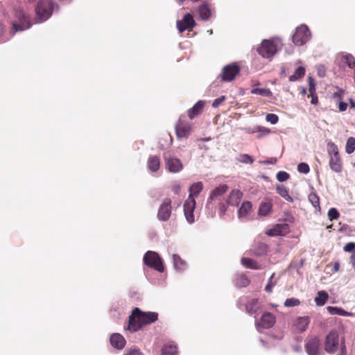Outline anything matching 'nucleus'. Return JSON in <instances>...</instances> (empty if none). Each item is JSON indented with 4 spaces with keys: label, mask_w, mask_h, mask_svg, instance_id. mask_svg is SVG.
I'll return each instance as SVG.
<instances>
[{
    "label": "nucleus",
    "mask_w": 355,
    "mask_h": 355,
    "mask_svg": "<svg viewBox=\"0 0 355 355\" xmlns=\"http://www.w3.org/2000/svg\"><path fill=\"white\" fill-rule=\"evenodd\" d=\"M331 168L336 172H340L342 170V163L340 157H331L329 162Z\"/></svg>",
    "instance_id": "c756f323"
},
{
    "label": "nucleus",
    "mask_w": 355,
    "mask_h": 355,
    "mask_svg": "<svg viewBox=\"0 0 355 355\" xmlns=\"http://www.w3.org/2000/svg\"><path fill=\"white\" fill-rule=\"evenodd\" d=\"M266 120L267 122H268L272 125H275V124L277 123V122L279 121V117L275 114H268L266 116Z\"/></svg>",
    "instance_id": "09e8293b"
},
{
    "label": "nucleus",
    "mask_w": 355,
    "mask_h": 355,
    "mask_svg": "<svg viewBox=\"0 0 355 355\" xmlns=\"http://www.w3.org/2000/svg\"><path fill=\"white\" fill-rule=\"evenodd\" d=\"M300 304V301L297 298H288L284 302V306L286 307L297 306Z\"/></svg>",
    "instance_id": "a18cd8bd"
},
{
    "label": "nucleus",
    "mask_w": 355,
    "mask_h": 355,
    "mask_svg": "<svg viewBox=\"0 0 355 355\" xmlns=\"http://www.w3.org/2000/svg\"><path fill=\"white\" fill-rule=\"evenodd\" d=\"M350 263L352 264V268H354V271H355V261H354V260H350Z\"/></svg>",
    "instance_id": "774afa93"
},
{
    "label": "nucleus",
    "mask_w": 355,
    "mask_h": 355,
    "mask_svg": "<svg viewBox=\"0 0 355 355\" xmlns=\"http://www.w3.org/2000/svg\"><path fill=\"white\" fill-rule=\"evenodd\" d=\"M110 340L112 346L118 349H123L126 343L123 336L117 333L112 334Z\"/></svg>",
    "instance_id": "6ab92c4d"
},
{
    "label": "nucleus",
    "mask_w": 355,
    "mask_h": 355,
    "mask_svg": "<svg viewBox=\"0 0 355 355\" xmlns=\"http://www.w3.org/2000/svg\"><path fill=\"white\" fill-rule=\"evenodd\" d=\"M305 75V69L304 67H298L293 75L289 77V80L291 82L296 81L302 78H303Z\"/></svg>",
    "instance_id": "2f4dec72"
},
{
    "label": "nucleus",
    "mask_w": 355,
    "mask_h": 355,
    "mask_svg": "<svg viewBox=\"0 0 355 355\" xmlns=\"http://www.w3.org/2000/svg\"><path fill=\"white\" fill-rule=\"evenodd\" d=\"M198 13L202 20L207 21L211 17V10L207 1L203 2L199 6Z\"/></svg>",
    "instance_id": "393cba45"
},
{
    "label": "nucleus",
    "mask_w": 355,
    "mask_h": 355,
    "mask_svg": "<svg viewBox=\"0 0 355 355\" xmlns=\"http://www.w3.org/2000/svg\"><path fill=\"white\" fill-rule=\"evenodd\" d=\"M309 91L310 94L315 93V84L311 77H309Z\"/></svg>",
    "instance_id": "6e6d98bb"
},
{
    "label": "nucleus",
    "mask_w": 355,
    "mask_h": 355,
    "mask_svg": "<svg viewBox=\"0 0 355 355\" xmlns=\"http://www.w3.org/2000/svg\"><path fill=\"white\" fill-rule=\"evenodd\" d=\"M243 197V193L239 189H234L231 191L227 200V205L236 207L239 205Z\"/></svg>",
    "instance_id": "a211bd4d"
},
{
    "label": "nucleus",
    "mask_w": 355,
    "mask_h": 355,
    "mask_svg": "<svg viewBox=\"0 0 355 355\" xmlns=\"http://www.w3.org/2000/svg\"><path fill=\"white\" fill-rule=\"evenodd\" d=\"M327 150L329 155H338V149L337 146L332 142H329L327 144Z\"/></svg>",
    "instance_id": "49530a36"
},
{
    "label": "nucleus",
    "mask_w": 355,
    "mask_h": 355,
    "mask_svg": "<svg viewBox=\"0 0 355 355\" xmlns=\"http://www.w3.org/2000/svg\"><path fill=\"white\" fill-rule=\"evenodd\" d=\"M316 69H317V73H318V76H320L321 78L325 76L327 69L324 65L319 64L317 66Z\"/></svg>",
    "instance_id": "5fc2aeb1"
},
{
    "label": "nucleus",
    "mask_w": 355,
    "mask_h": 355,
    "mask_svg": "<svg viewBox=\"0 0 355 355\" xmlns=\"http://www.w3.org/2000/svg\"><path fill=\"white\" fill-rule=\"evenodd\" d=\"M251 93L266 97L272 96V92L268 88H253Z\"/></svg>",
    "instance_id": "e433bc0d"
},
{
    "label": "nucleus",
    "mask_w": 355,
    "mask_h": 355,
    "mask_svg": "<svg viewBox=\"0 0 355 355\" xmlns=\"http://www.w3.org/2000/svg\"><path fill=\"white\" fill-rule=\"evenodd\" d=\"M171 215V200L170 198H165L159 207L157 218L160 221H167Z\"/></svg>",
    "instance_id": "f8f14e48"
},
{
    "label": "nucleus",
    "mask_w": 355,
    "mask_h": 355,
    "mask_svg": "<svg viewBox=\"0 0 355 355\" xmlns=\"http://www.w3.org/2000/svg\"><path fill=\"white\" fill-rule=\"evenodd\" d=\"M196 200L187 199L184 204V213L187 222L190 224L194 223L193 211L196 208Z\"/></svg>",
    "instance_id": "4468645a"
},
{
    "label": "nucleus",
    "mask_w": 355,
    "mask_h": 355,
    "mask_svg": "<svg viewBox=\"0 0 355 355\" xmlns=\"http://www.w3.org/2000/svg\"><path fill=\"white\" fill-rule=\"evenodd\" d=\"M282 46L283 43L280 38L272 37L270 40H263L257 51L262 58L271 60Z\"/></svg>",
    "instance_id": "f03ea898"
},
{
    "label": "nucleus",
    "mask_w": 355,
    "mask_h": 355,
    "mask_svg": "<svg viewBox=\"0 0 355 355\" xmlns=\"http://www.w3.org/2000/svg\"><path fill=\"white\" fill-rule=\"evenodd\" d=\"M125 355H142V353L138 349H130L126 350Z\"/></svg>",
    "instance_id": "052dcab7"
},
{
    "label": "nucleus",
    "mask_w": 355,
    "mask_h": 355,
    "mask_svg": "<svg viewBox=\"0 0 355 355\" xmlns=\"http://www.w3.org/2000/svg\"><path fill=\"white\" fill-rule=\"evenodd\" d=\"M272 209V204L270 202H262L259 209V214L260 216H267Z\"/></svg>",
    "instance_id": "72a5a7b5"
},
{
    "label": "nucleus",
    "mask_w": 355,
    "mask_h": 355,
    "mask_svg": "<svg viewBox=\"0 0 355 355\" xmlns=\"http://www.w3.org/2000/svg\"><path fill=\"white\" fill-rule=\"evenodd\" d=\"M311 38V33L308 26L305 24H301L295 29L293 35L292 40L296 46H303Z\"/></svg>",
    "instance_id": "39448f33"
},
{
    "label": "nucleus",
    "mask_w": 355,
    "mask_h": 355,
    "mask_svg": "<svg viewBox=\"0 0 355 355\" xmlns=\"http://www.w3.org/2000/svg\"><path fill=\"white\" fill-rule=\"evenodd\" d=\"M305 349L309 355H323L320 341L317 337H313L306 340Z\"/></svg>",
    "instance_id": "1a4fd4ad"
},
{
    "label": "nucleus",
    "mask_w": 355,
    "mask_h": 355,
    "mask_svg": "<svg viewBox=\"0 0 355 355\" xmlns=\"http://www.w3.org/2000/svg\"><path fill=\"white\" fill-rule=\"evenodd\" d=\"M157 318L158 314L155 312H142L140 311V319L144 326L155 322Z\"/></svg>",
    "instance_id": "5701e85b"
},
{
    "label": "nucleus",
    "mask_w": 355,
    "mask_h": 355,
    "mask_svg": "<svg viewBox=\"0 0 355 355\" xmlns=\"http://www.w3.org/2000/svg\"><path fill=\"white\" fill-rule=\"evenodd\" d=\"M171 189L175 194H178L181 190V185L178 182H174L172 183Z\"/></svg>",
    "instance_id": "4d7b16f0"
},
{
    "label": "nucleus",
    "mask_w": 355,
    "mask_h": 355,
    "mask_svg": "<svg viewBox=\"0 0 355 355\" xmlns=\"http://www.w3.org/2000/svg\"><path fill=\"white\" fill-rule=\"evenodd\" d=\"M250 283L249 279L244 275H239L235 282L236 286L239 287H245Z\"/></svg>",
    "instance_id": "58836bf2"
},
{
    "label": "nucleus",
    "mask_w": 355,
    "mask_h": 355,
    "mask_svg": "<svg viewBox=\"0 0 355 355\" xmlns=\"http://www.w3.org/2000/svg\"><path fill=\"white\" fill-rule=\"evenodd\" d=\"M173 262L175 270L183 271L187 268L186 262L178 254L173 255Z\"/></svg>",
    "instance_id": "cd10ccee"
},
{
    "label": "nucleus",
    "mask_w": 355,
    "mask_h": 355,
    "mask_svg": "<svg viewBox=\"0 0 355 355\" xmlns=\"http://www.w3.org/2000/svg\"><path fill=\"white\" fill-rule=\"evenodd\" d=\"M329 299V294L325 291H320L314 299L315 303L318 306H322L325 304Z\"/></svg>",
    "instance_id": "bb28decb"
},
{
    "label": "nucleus",
    "mask_w": 355,
    "mask_h": 355,
    "mask_svg": "<svg viewBox=\"0 0 355 355\" xmlns=\"http://www.w3.org/2000/svg\"><path fill=\"white\" fill-rule=\"evenodd\" d=\"M184 118V116H181L175 125L176 135L179 138H187L192 129L191 123L185 121Z\"/></svg>",
    "instance_id": "0eeeda50"
},
{
    "label": "nucleus",
    "mask_w": 355,
    "mask_h": 355,
    "mask_svg": "<svg viewBox=\"0 0 355 355\" xmlns=\"http://www.w3.org/2000/svg\"><path fill=\"white\" fill-rule=\"evenodd\" d=\"M343 250L346 252H352L349 257V260L355 261V243H354V242L347 243L343 247Z\"/></svg>",
    "instance_id": "4c0bfd02"
},
{
    "label": "nucleus",
    "mask_w": 355,
    "mask_h": 355,
    "mask_svg": "<svg viewBox=\"0 0 355 355\" xmlns=\"http://www.w3.org/2000/svg\"><path fill=\"white\" fill-rule=\"evenodd\" d=\"M241 264L245 268L259 270L261 268L259 265H258L254 260L247 257H243L241 260Z\"/></svg>",
    "instance_id": "7c9ffc66"
},
{
    "label": "nucleus",
    "mask_w": 355,
    "mask_h": 355,
    "mask_svg": "<svg viewBox=\"0 0 355 355\" xmlns=\"http://www.w3.org/2000/svg\"><path fill=\"white\" fill-rule=\"evenodd\" d=\"M347 108V104L345 102L341 101V100L339 102L338 104V109L340 112H344Z\"/></svg>",
    "instance_id": "680f3d73"
},
{
    "label": "nucleus",
    "mask_w": 355,
    "mask_h": 355,
    "mask_svg": "<svg viewBox=\"0 0 355 355\" xmlns=\"http://www.w3.org/2000/svg\"><path fill=\"white\" fill-rule=\"evenodd\" d=\"M276 321L275 317L269 312H264L259 322H256V328L258 331L272 327Z\"/></svg>",
    "instance_id": "9b49d317"
},
{
    "label": "nucleus",
    "mask_w": 355,
    "mask_h": 355,
    "mask_svg": "<svg viewBox=\"0 0 355 355\" xmlns=\"http://www.w3.org/2000/svg\"><path fill=\"white\" fill-rule=\"evenodd\" d=\"M308 198H309V202L311 203V205L314 207H315V208L320 207L319 197L316 195L315 193L311 192L309 195Z\"/></svg>",
    "instance_id": "79ce46f5"
},
{
    "label": "nucleus",
    "mask_w": 355,
    "mask_h": 355,
    "mask_svg": "<svg viewBox=\"0 0 355 355\" xmlns=\"http://www.w3.org/2000/svg\"><path fill=\"white\" fill-rule=\"evenodd\" d=\"M203 189V184L201 182H196L193 183L189 190V195L188 199L196 200L195 198L198 196Z\"/></svg>",
    "instance_id": "412c9836"
},
{
    "label": "nucleus",
    "mask_w": 355,
    "mask_h": 355,
    "mask_svg": "<svg viewBox=\"0 0 355 355\" xmlns=\"http://www.w3.org/2000/svg\"><path fill=\"white\" fill-rule=\"evenodd\" d=\"M227 211V207L225 205H222L219 209L220 215H224Z\"/></svg>",
    "instance_id": "69168bd1"
},
{
    "label": "nucleus",
    "mask_w": 355,
    "mask_h": 355,
    "mask_svg": "<svg viewBox=\"0 0 355 355\" xmlns=\"http://www.w3.org/2000/svg\"><path fill=\"white\" fill-rule=\"evenodd\" d=\"M288 225L277 224L273 228L267 231L266 234L269 236H280L284 235L287 232Z\"/></svg>",
    "instance_id": "4be33fe9"
},
{
    "label": "nucleus",
    "mask_w": 355,
    "mask_h": 355,
    "mask_svg": "<svg viewBox=\"0 0 355 355\" xmlns=\"http://www.w3.org/2000/svg\"><path fill=\"white\" fill-rule=\"evenodd\" d=\"M340 347L339 355H346V347L344 340H340L337 331H331L326 337L325 351L329 354H334Z\"/></svg>",
    "instance_id": "20e7f679"
},
{
    "label": "nucleus",
    "mask_w": 355,
    "mask_h": 355,
    "mask_svg": "<svg viewBox=\"0 0 355 355\" xmlns=\"http://www.w3.org/2000/svg\"><path fill=\"white\" fill-rule=\"evenodd\" d=\"M165 162L166 169L171 173H178L183 168L182 162L177 157H166Z\"/></svg>",
    "instance_id": "2eb2a0df"
},
{
    "label": "nucleus",
    "mask_w": 355,
    "mask_h": 355,
    "mask_svg": "<svg viewBox=\"0 0 355 355\" xmlns=\"http://www.w3.org/2000/svg\"><path fill=\"white\" fill-rule=\"evenodd\" d=\"M340 269V263L339 262L336 261V262H334V265H333V271L334 272H336L339 270Z\"/></svg>",
    "instance_id": "338daca9"
},
{
    "label": "nucleus",
    "mask_w": 355,
    "mask_h": 355,
    "mask_svg": "<svg viewBox=\"0 0 355 355\" xmlns=\"http://www.w3.org/2000/svg\"><path fill=\"white\" fill-rule=\"evenodd\" d=\"M144 326L140 319V310L135 308L132 314L129 316L128 326L127 329L130 332H136Z\"/></svg>",
    "instance_id": "6e6552de"
},
{
    "label": "nucleus",
    "mask_w": 355,
    "mask_h": 355,
    "mask_svg": "<svg viewBox=\"0 0 355 355\" xmlns=\"http://www.w3.org/2000/svg\"><path fill=\"white\" fill-rule=\"evenodd\" d=\"M58 10V4L53 0H38L35 7L37 22L46 21L52 16L54 11Z\"/></svg>",
    "instance_id": "f257e3e1"
},
{
    "label": "nucleus",
    "mask_w": 355,
    "mask_h": 355,
    "mask_svg": "<svg viewBox=\"0 0 355 355\" xmlns=\"http://www.w3.org/2000/svg\"><path fill=\"white\" fill-rule=\"evenodd\" d=\"M257 300H252L249 301L246 305V311L249 314L255 313L259 309Z\"/></svg>",
    "instance_id": "c9c22d12"
},
{
    "label": "nucleus",
    "mask_w": 355,
    "mask_h": 355,
    "mask_svg": "<svg viewBox=\"0 0 355 355\" xmlns=\"http://www.w3.org/2000/svg\"><path fill=\"white\" fill-rule=\"evenodd\" d=\"M355 150V139L350 137L347 139L345 150L347 154L352 153Z\"/></svg>",
    "instance_id": "ea45409f"
},
{
    "label": "nucleus",
    "mask_w": 355,
    "mask_h": 355,
    "mask_svg": "<svg viewBox=\"0 0 355 355\" xmlns=\"http://www.w3.org/2000/svg\"><path fill=\"white\" fill-rule=\"evenodd\" d=\"M276 178L278 181L284 182L289 179L290 175L285 171H279L276 175Z\"/></svg>",
    "instance_id": "8fccbe9b"
},
{
    "label": "nucleus",
    "mask_w": 355,
    "mask_h": 355,
    "mask_svg": "<svg viewBox=\"0 0 355 355\" xmlns=\"http://www.w3.org/2000/svg\"><path fill=\"white\" fill-rule=\"evenodd\" d=\"M343 93V90H339L337 92H335L333 95L334 98H337L338 100L340 101L342 99L341 96Z\"/></svg>",
    "instance_id": "0e129e2a"
},
{
    "label": "nucleus",
    "mask_w": 355,
    "mask_h": 355,
    "mask_svg": "<svg viewBox=\"0 0 355 355\" xmlns=\"http://www.w3.org/2000/svg\"><path fill=\"white\" fill-rule=\"evenodd\" d=\"M177 346L174 344L166 345L162 349V355H176Z\"/></svg>",
    "instance_id": "f704fd0d"
},
{
    "label": "nucleus",
    "mask_w": 355,
    "mask_h": 355,
    "mask_svg": "<svg viewBox=\"0 0 355 355\" xmlns=\"http://www.w3.org/2000/svg\"><path fill=\"white\" fill-rule=\"evenodd\" d=\"M12 26V35L30 28L32 26V22L29 15L22 10H15Z\"/></svg>",
    "instance_id": "7ed1b4c3"
},
{
    "label": "nucleus",
    "mask_w": 355,
    "mask_h": 355,
    "mask_svg": "<svg viewBox=\"0 0 355 355\" xmlns=\"http://www.w3.org/2000/svg\"><path fill=\"white\" fill-rule=\"evenodd\" d=\"M327 310L331 315H338L345 316V317L354 316V313H353L352 312L346 311L341 307L327 306Z\"/></svg>",
    "instance_id": "a878e982"
},
{
    "label": "nucleus",
    "mask_w": 355,
    "mask_h": 355,
    "mask_svg": "<svg viewBox=\"0 0 355 355\" xmlns=\"http://www.w3.org/2000/svg\"><path fill=\"white\" fill-rule=\"evenodd\" d=\"M253 159H252V157H239V162L246 164H251L253 162Z\"/></svg>",
    "instance_id": "bf43d9fd"
},
{
    "label": "nucleus",
    "mask_w": 355,
    "mask_h": 355,
    "mask_svg": "<svg viewBox=\"0 0 355 355\" xmlns=\"http://www.w3.org/2000/svg\"><path fill=\"white\" fill-rule=\"evenodd\" d=\"M160 166V162L157 157H150L148 160V168L150 172L157 171Z\"/></svg>",
    "instance_id": "c85d7f7f"
},
{
    "label": "nucleus",
    "mask_w": 355,
    "mask_h": 355,
    "mask_svg": "<svg viewBox=\"0 0 355 355\" xmlns=\"http://www.w3.org/2000/svg\"><path fill=\"white\" fill-rule=\"evenodd\" d=\"M343 60L349 69L355 67V59L351 54H346L343 56Z\"/></svg>",
    "instance_id": "a19ab883"
},
{
    "label": "nucleus",
    "mask_w": 355,
    "mask_h": 355,
    "mask_svg": "<svg viewBox=\"0 0 355 355\" xmlns=\"http://www.w3.org/2000/svg\"><path fill=\"white\" fill-rule=\"evenodd\" d=\"M310 96L311 97V103L313 105H317L318 103V98L316 94L315 93L313 94H310Z\"/></svg>",
    "instance_id": "e2e57ef3"
},
{
    "label": "nucleus",
    "mask_w": 355,
    "mask_h": 355,
    "mask_svg": "<svg viewBox=\"0 0 355 355\" xmlns=\"http://www.w3.org/2000/svg\"><path fill=\"white\" fill-rule=\"evenodd\" d=\"M144 262L146 266L160 272L164 270L162 259L155 252L148 251L144 257Z\"/></svg>",
    "instance_id": "423d86ee"
},
{
    "label": "nucleus",
    "mask_w": 355,
    "mask_h": 355,
    "mask_svg": "<svg viewBox=\"0 0 355 355\" xmlns=\"http://www.w3.org/2000/svg\"><path fill=\"white\" fill-rule=\"evenodd\" d=\"M310 323V318L308 316L300 317L294 323L295 330L299 332L304 331Z\"/></svg>",
    "instance_id": "aec40b11"
},
{
    "label": "nucleus",
    "mask_w": 355,
    "mask_h": 355,
    "mask_svg": "<svg viewBox=\"0 0 355 355\" xmlns=\"http://www.w3.org/2000/svg\"><path fill=\"white\" fill-rule=\"evenodd\" d=\"M259 131H263V135H268L270 133V130L268 128L260 125L255 126L252 128H249L248 132L249 133H256Z\"/></svg>",
    "instance_id": "37998d69"
},
{
    "label": "nucleus",
    "mask_w": 355,
    "mask_h": 355,
    "mask_svg": "<svg viewBox=\"0 0 355 355\" xmlns=\"http://www.w3.org/2000/svg\"><path fill=\"white\" fill-rule=\"evenodd\" d=\"M297 171L301 173L307 174L309 172L310 168L307 164L300 163L297 166Z\"/></svg>",
    "instance_id": "3c124183"
},
{
    "label": "nucleus",
    "mask_w": 355,
    "mask_h": 355,
    "mask_svg": "<svg viewBox=\"0 0 355 355\" xmlns=\"http://www.w3.org/2000/svg\"><path fill=\"white\" fill-rule=\"evenodd\" d=\"M274 277H275V274H272L271 275V277H270V279H268V282L265 287V291L266 292L270 293L272 290V288L275 286L277 281L276 280L273 281Z\"/></svg>",
    "instance_id": "de8ad7c7"
},
{
    "label": "nucleus",
    "mask_w": 355,
    "mask_h": 355,
    "mask_svg": "<svg viewBox=\"0 0 355 355\" xmlns=\"http://www.w3.org/2000/svg\"><path fill=\"white\" fill-rule=\"evenodd\" d=\"M240 68L236 63L230 64L223 69L220 75L221 80L225 82H230L234 79L235 76L239 73Z\"/></svg>",
    "instance_id": "9d476101"
},
{
    "label": "nucleus",
    "mask_w": 355,
    "mask_h": 355,
    "mask_svg": "<svg viewBox=\"0 0 355 355\" xmlns=\"http://www.w3.org/2000/svg\"><path fill=\"white\" fill-rule=\"evenodd\" d=\"M205 105L204 101H198L191 108L188 110V116L191 119H193L202 111Z\"/></svg>",
    "instance_id": "b1692460"
},
{
    "label": "nucleus",
    "mask_w": 355,
    "mask_h": 355,
    "mask_svg": "<svg viewBox=\"0 0 355 355\" xmlns=\"http://www.w3.org/2000/svg\"><path fill=\"white\" fill-rule=\"evenodd\" d=\"M10 39L9 36H7L5 33L4 26L0 24V44L6 42Z\"/></svg>",
    "instance_id": "603ef678"
},
{
    "label": "nucleus",
    "mask_w": 355,
    "mask_h": 355,
    "mask_svg": "<svg viewBox=\"0 0 355 355\" xmlns=\"http://www.w3.org/2000/svg\"><path fill=\"white\" fill-rule=\"evenodd\" d=\"M277 192L279 196L284 198L288 202H292L293 198L288 194V189L284 185H278L277 187Z\"/></svg>",
    "instance_id": "473e14b6"
},
{
    "label": "nucleus",
    "mask_w": 355,
    "mask_h": 355,
    "mask_svg": "<svg viewBox=\"0 0 355 355\" xmlns=\"http://www.w3.org/2000/svg\"><path fill=\"white\" fill-rule=\"evenodd\" d=\"M225 100V96H222L215 99L212 103V107L214 108L218 107Z\"/></svg>",
    "instance_id": "13d9d810"
},
{
    "label": "nucleus",
    "mask_w": 355,
    "mask_h": 355,
    "mask_svg": "<svg viewBox=\"0 0 355 355\" xmlns=\"http://www.w3.org/2000/svg\"><path fill=\"white\" fill-rule=\"evenodd\" d=\"M252 209V205L250 201L242 202L238 210V218L240 220L246 221Z\"/></svg>",
    "instance_id": "f3484780"
},
{
    "label": "nucleus",
    "mask_w": 355,
    "mask_h": 355,
    "mask_svg": "<svg viewBox=\"0 0 355 355\" xmlns=\"http://www.w3.org/2000/svg\"><path fill=\"white\" fill-rule=\"evenodd\" d=\"M211 140V137H207L205 139H199L196 140L198 147L200 149H208L209 146L207 145V143L210 142Z\"/></svg>",
    "instance_id": "c03bdc74"
},
{
    "label": "nucleus",
    "mask_w": 355,
    "mask_h": 355,
    "mask_svg": "<svg viewBox=\"0 0 355 355\" xmlns=\"http://www.w3.org/2000/svg\"><path fill=\"white\" fill-rule=\"evenodd\" d=\"M196 24L193 16L190 13L184 15L182 19L177 21V28L180 33L192 28Z\"/></svg>",
    "instance_id": "ddd939ff"
},
{
    "label": "nucleus",
    "mask_w": 355,
    "mask_h": 355,
    "mask_svg": "<svg viewBox=\"0 0 355 355\" xmlns=\"http://www.w3.org/2000/svg\"><path fill=\"white\" fill-rule=\"evenodd\" d=\"M228 187L226 184L220 185L213 189L208 198L207 206L209 207L213 200H218L224 193L227 192Z\"/></svg>",
    "instance_id": "dca6fc26"
},
{
    "label": "nucleus",
    "mask_w": 355,
    "mask_h": 355,
    "mask_svg": "<svg viewBox=\"0 0 355 355\" xmlns=\"http://www.w3.org/2000/svg\"><path fill=\"white\" fill-rule=\"evenodd\" d=\"M328 216L330 220L337 219L339 216V213L335 208H331L328 211Z\"/></svg>",
    "instance_id": "864d4df0"
}]
</instances>
